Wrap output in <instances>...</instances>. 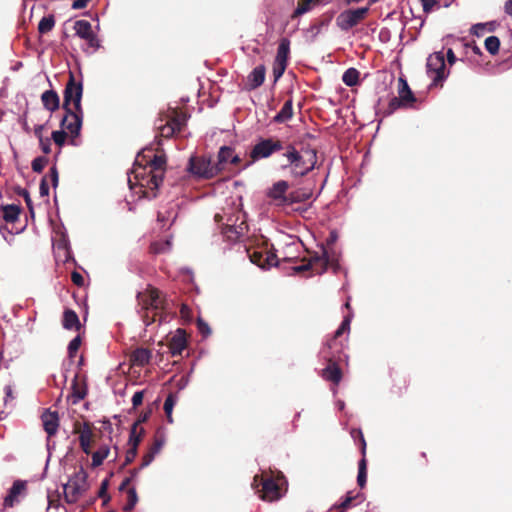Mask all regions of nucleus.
<instances>
[{
	"label": "nucleus",
	"mask_w": 512,
	"mask_h": 512,
	"mask_svg": "<svg viewBox=\"0 0 512 512\" xmlns=\"http://www.w3.org/2000/svg\"><path fill=\"white\" fill-rule=\"evenodd\" d=\"M166 155L154 154L152 148H145L138 153L133 169V178H128L131 189L139 187V193L147 199L157 197V191L164 179Z\"/></svg>",
	"instance_id": "1"
},
{
	"label": "nucleus",
	"mask_w": 512,
	"mask_h": 512,
	"mask_svg": "<svg viewBox=\"0 0 512 512\" xmlns=\"http://www.w3.org/2000/svg\"><path fill=\"white\" fill-rule=\"evenodd\" d=\"M82 95V83L76 82L73 73H70L69 80L64 89V100L62 106L65 110V116L61 120L60 125L70 134L72 139L79 136L82 127Z\"/></svg>",
	"instance_id": "2"
},
{
	"label": "nucleus",
	"mask_w": 512,
	"mask_h": 512,
	"mask_svg": "<svg viewBox=\"0 0 512 512\" xmlns=\"http://www.w3.org/2000/svg\"><path fill=\"white\" fill-rule=\"evenodd\" d=\"M139 313L146 326L154 322L162 323L167 320V302L161 298L159 289L148 286L137 294Z\"/></svg>",
	"instance_id": "3"
},
{
	"label": "nucleus",
	"mask_w": 512,
	"mask_h": 512,
	"mask_svg": "<svg viewBox=\"0 0 512 512\" xmlns=\"http://www.w3.org/2000/svg\"><path fill=\"white\" fill-rule=\"evenodd\" d=\"M279 161L280 169L288 171L293 178L304 177L309 174L316 165L317 155L315 150L303 155L296 147L284 141V148Z\"/></svg>",
	"instance_id": "4"
},
{
	"label": "nucleus",
	"mask_w": 512,
	"mask_h": 512,
	"mask_svg": "<svg viewBox=\"0 0 512 512\" xmlns=\"http://www.w3.org/2000/svg\"><path fill=\"white\" fill-rule=\"evenodd\" d=\"M323 358L328 362L326 368L322 370L321 376L324 380L330 381L335 385H338L342 380V370L339 364L347 360V355L343 352H337L336 349L328 350L327 346H324L321 350Z\"/></svg>",
	"instance_id": "5"
},
{
	"label": "nucleus",
	"mask_w": 512,
	"mask_h": 512,
	"mask_svg": "<svg viewBox=\"0 0 512 512\" xmlns=\"http://www.w3.org/2000/svg\"><path fill=\"white\" fill-rule=\"evenodd\" d=\"M188 115L178 109H171L165 117H160L157 122L159 136L170 138L176 133H180L186 126Z\"/></svg>",
	"instance_id": "6"
},
{
	"label": "nucleus",
	"mask_w": 512,
	"mask_h": 512,
	"mask_svg": "<svg viewBox=\"0 0 512 512\" xmlns=\"http://www.w3.org/2000/svg\"><path fill=\"white\" fill-rule=\"evenodd\" d=\"M284 148V141L279 138L269 137L261 138L250 151L251 162H256L260 159L270 157L276 152L282 151Z\"/></svg>",
	"instance_id": "7"
},
{
	"label": "nucleus",
	"mask_w": 512,
	"mask_h": 512,
	"mask_svg": "<svg viewBox=\"0 0 512 512\" xmlns=\"http://www.w3.org/2000/svg\"><path fill=\"white\" fill-rule=\"evenodd\" d=\"M187 170L196 177L211 179L219 174V165L213 164L209 157L191 156Z\"/></svg>",
	"instance_id": "8"
},
{
	"label": "nucleus",
	"mask_w": 512,
	"mask_h": 512,
	"mask_svg": "<svg viewBox=\"0 0 512 512\" xmlns=\"http://www.w3.org/2000/svg\"><path fill=\"white\" fill-rule=\"evenodd\" d=\"M75 35L86 42V46L83 48L87 54L95 53L100 47V39L94 33L92 25L87 20H77L74 23Z\"/></svg>",
	"instance_id": "9"
},
{
	"label": "nucleus",
	"mask_w": 512,
	"mask_h": 512,
	"mask_svg": "<svg viewBox=\"0 0 512 512\" xmlns=\"http://www.w3.org/2000/svg\"><path fill=\"white\" fill-rule=\"evenodd\" d=\"M87 489V473L81 469L64 485V497L68 503H75Z\"/></svg>",
	"instance_id": "10"
},
{
	"label": "nucleus",
	"mask_w": 512,
	"mask_h": 512,
	"mask_svg": "<svg viewBox=\"0 0 512 512\" xmlns=\"http://www.w3.org/2000/svg\"><path fill=\"white\" fill-rule=\"evenodd\" d=\"M369 7L347 9L341 12L336 18V25L342 31H349L361 23L368 15Z\"/></svg>",
	"instance_id": "11"
},
{
	"label": "nucleus",
	"mask_w": 512,
	"mask_h": 512,
	"mask_svg": "<svg viewBox=\"0 0 512 512\" xmlns=\"http://www.w3.org/2000/svg\"><path fill=\"white\" fill-rule=\"evenodd\" d=\"M73 433L79 435V445L81 450L89 455L95 439L94 426L89 421L83 423L76 421L73 425Z\"/></svg>",
	"instance_id": "12"
},
{
	"label": "nucleus",
	"mask_w": 512,
	"mask_h": 512,
	"mask_svg": "<svg viewBox=\"0 0 512 512\" xmlns=\"http://www.w3.org/2000/svg\"><path fill=\"white\" fill-rule=\"evenodd\" d=\"M302 262L303 264L293 267L295 273L311 270L313 273L321 274L327 270L330 261L327 251L323 248L320 255L316 254L308 260L303 259Z\"/></svg>",
	"instance_id": "13"
},
{
	"label": "nucleus",
	"mask_w": 512,
	"mask_h": 512,
	"mask_svg": "<svg viewBox=\"0 0 512 512\" xmlns=\"http://www.w3.org/2000/svg\"><path fill=\"white\" fill-rule=\"evenodd\" d=\"M427 73L433 79V83L437 85L438 82L446 78V65L443 52H435L427 58Z\"/></svg>",
	"instance_id": "14"
},
{
	"label": "nucleus",
	"mask_w": 512,
	"mask_h": 512,
	"mask_svg": "<svg viewBox=\"0 0 512 512\" xmlns=\"http://www.w3.org/2000/svg\"><path fill=\"white\" fill-rule=\"evenodd\" d=\"M247 254L250 261L261 268L265 269L278 265L277 256L274 253L258 249H247Z\"/></svg>",
	"instance_id": "15"
},
{
	"label": "nucleus",
	"mask_w": 512,
	"mask_h": 512,
	"mask_svg": "<svg viewBox=\"0 0 512 512\" xmlns=\"http://www.w3.org/2000/svg\"><path fill=\"white\" fill-rule=\"evenodd\" d=\"M262 488L259 491L260 497L266 501L278 500L281 496L280 486L271 475L262 476Z\"/></svg>",
	"instance_id": "16"
},
{
	"label": "nucleus",
	"mask_w": 512,
	"mask_h": 512,
	"mask_svg": "<svg viewBox=\"0 0 512 512\" xmlns=\"http://www.w3.org/2000/svg\"><path fill=\"white\" fill-rule=\"evenodd\" d=\"M288 189V182L285 180H279L268 190L267 197L271 199L276 206H287Z\"/></svg>",
	"instance_id": "17"
},
{
	"label": "nucleus",
	"mask_w": 512,
	"mask_h": 512,
	"mask_svg": "<svg viewBox=\"0 0 512 512\" xmlns=\"http://www.w3.org/2000/svg\"><path fill=\"white\" fill-rule=\"evenodd\" d=\"M351 319L352 314H348L344 317L341 325L335 331L334 336L331 339H329L325 344V346L328 347V350L336 349L337 352H341L344 349L343 341L339 340V338L344 333H348L350 331Z\"/></svg>",
	"instance_id": "18"
},
{
	"label": "nucleus",
	"mask_w": 512,
	"mask_h": 512,
	"mask_svg": "<svg viewBox=\"0 0 512 512\" xmlns=\"http://www.w3.org/2000/svg\"><path fill=\"white\" fill-rule=\"evenodd\" d=\"M187 347V334L185 330L179 328L168 340V348L172 356H180Z\"/></svg>",
	"instance_id": "19"
},
{
	"label": "nucleus",
	"mask_w": 512,
	"mask_h": 512,
	"mask_svg": "<svg viewBox=\"0 0 512 512\" xmlns=\"http://www.w3.org/2000/svg\"><path fill=\"white\" fill-rule=\"evenodd\" d=\"M43 428L49 437L54 436L59 428V416L56 411L46 410L41 416Z\"/></svg>",
	"instance_id": "20"
},
{
	"label": "nucleus",
	"mask_w": 512,
	"mask_h": 512,
	"mask_svg": "<svg viewBox=\"0 0 512 512\" xmlns=\"http://www.w3.org/2000/svg\"><path fill=\"white\" fill-rule=\"evenodd\" d=\"M266 68L264 65L255 67L247 77V90H255L260 87L265 80Z\"/></svg>",
	"instance_id": "21"
},
{
	"label": "nucleus",
	"mask_w": 512,
	"mask_h": 512,
	"mask_svg": "<svg viewBox=\"0 0 512 512\" xmlns=\"http://www.w3.org/2000/svg\"><path fill=\"white\" fill-rule=\"evenodd\" d=\"M26 490V482L16 480L10 488L8 494L4 498V507L11 508L18 502V496Z\"/></svg>",
	"instance_id": "22"
},
{
	"label": "nucleus",
	"mask_w": 512,
	"mask_h": 512,
	"mask_svg": "<svg viewBox=\"0 0 512 512\" xmlns=\"http://www.w3.org/2000/svg\"><path fill=\"white\" fill-rule=\"evenodd\" d=\"M41 101L45 109L54 112L59 109L60 99L56 91L47 90L41 95Z\"/></svg>",
	"instance_id": "23"
},
{
	"label": "nucleus",
	"mask_w": 512,
	"mask_h": 512,
	"mask_svg": "<svg viewBox=\"0 0 512 512\" xmlns=\"http://www.w3.org/2000/svg\"><path fill=\"white\" fill-rule=\"evenodd\" d=\"M151 356V351L149 349L137 348L131 355V362L134 366L144 367L149 364Z\"/></svg>",
	"instance_id": "24"
},
{
	"label": "nucleus",
	"mask_w": 512,
	"mask_h": 512,
	"mask_svg": "<svg viewBox=\"0 0 512 512\" xmlns=\"http://www.w3.org/2000/svg\"><path fill=\"white\" fill-rule=\"evenodd\" d=\"M0 210L3 213V219L7 223H14L19 219L21 207L16 204L1 205Z\"/></svg>",
	"instance_id": "25"
},
{
	"label": "nucleus",
	"mask_w": 512,
	"mask_h": 512,
	"mask_svg": "<svg viewBox=\"0 0 512 512\" xmlns=\"http://www.w3.org/2000/svg\"><path fill=\"white\" fill-rule=\"evenodd\" d=\"M63 327L68 330H80L81 324L79 321V317L76 312L72 309H66L63 313L62 320Z\"/></svg>",
	"instance_id": "26"
},
{
	"label": "nucleus",
	"mask_w": 512,
	"mask_h": 512,
	"mask_svg": "<svg viewBox=\"0 0 512 512\" xmlns=\"http://www.w3.org/2000/svg\"><path fill=\"white\" fill-rule=\"evenodd\" d=\"M398 83L399 98L407 102L409 105L413 104L416 101V98L413 92L411 91L407 81L404 78L400 77L398 79Z\"/></svg>",
	"instance_id": "27"
},
{
	"label": "nucleus",
	"mask_w": 512,
	"mask_h": 512,
	"mask_svg": "<svg viewBox=\"0 0 512 512\" xmlns=\"http://www.w3.org/2000/svg\"><path fill=\"white\" fill-rule=\"evenodd\" d=\"M293 117V102L288 99L281 110L274 116L273 121L276 123H285Z\"/></svg>",
	"instance_id": "28"
},
{
	"label": "nucleus",
	"mask_w": 512,
	"mask_h": 512,
	"mask_svg": "<svg viewBox=\"0 0 512 512\" xmlns=\"http://www.w3.org/2000/svg\"><path fill=\"white\" fill-rule=\"evenodd\" d=\"M290 55V40L288 38H281L279 41L277 54L275 60L288 64V58Z\"/></svg>",
	"instance_id": "29"
},
{
	"label": "nucleus",
	"mask_w": 512,
	"mask_h": 512,
	"mask_svg": "<svg viewBox=\"0 0 512 512\" xmlns=\"http://www.w3.org/2000/svg\"><path fill=\"white\" fill-rule=\"evenodd\" d=\"M72 397L73 403L76 404L83 400L87 395V387L85 383H79L78 377L75 376L72 382Z\"/></svg>",
	"instance_id": "30"
},
{
	"label": "nucleus",
	"mask_w": 512,
	"mask_h": 512,
	"mask_svg": "<svg viewBox=\"0 0 512 512\" xmlns=\"http://www.w3.org/2000/svg\"><path fill=\"white\" fill-rule=\"evenodd\" d=\"M319 2L320 0H298L297 7L293 11L291 19H296L301 15L309 12L312 9V7Z\"/></svg>",
	"instance_id": "31"
},
{
	"label": "nucleus",
	"mask_w": 512,
	"mask_h": 512,
	"mask_svg": "<svg viewBox=\"0 0 512 512\" xmlns=\"http://www.w3.org/2000/svg\"><path fill=\"white\" fill-rule=\"evenodd\" d=\"M233 153L234 149L231 147L223 146L220 148L218 152V162L215 163V165H219V173L225 168V165L230 162Z\"/></svg>",
	"instance_id": "32"
},
{
	"label": "nucleus",
	"mask_w": 512,
	"mask_h": 512,
	"mask_svg": "<svg viewBox=\"0 0 512 512\" xmlns=\"http://www.w3.org/2000/svg\"><path fill=\"white\" fill-rule=\"evenodd\" d=\"M144 434L145 429L143 427H140L139 429H137L136 427H131L128 439L129 448H134L138 450V446L141 443Z\"/></svg>",
	"instance_id": "33"
},
{
	"label": "nucleus",
	"mask_w": 512,
	"mask_h": 512,
	"mask_svg": "<svg viewBox=\"0 0 512 512\" xmlns=\"http://www.w3.org/2000/svg\"><path fill=\"white\" fill-rule=\"evenodd\" d=\"M110 448L107 445L101 446L97 451L91 452L92 454V467H98L102 465L103 461L108 457Z\"/></svg>",
	"instance_id": "34"
},
{
	"label": "nucleus",
	"mask_w": 512,
	"mask_h": 512,
	"mask_svg": "<svg viewBox=\"0 0 512 512\" xmlns=\"http://www.w3.org/2000/svg\"><path fill=\"white\" fill-rule=\"evenodd\" d=\"M360 72L356 68L347 69L343 76L342 81L345 85L353 87L359 83Z\"/></svg>",
	"instance_id": "35"
},
{
	"label": "nucleus",
	"mask_w": 512,
	"mask_h": 512,
	"mask_svg": "<svg viewBox=\"0 0 512 512\" xmlns=\"http://www.w3.org/2000/svg\"><path fill=\"white\" fill-rule=\"evenodd\" d=\"M367 482V459L366 455L362 456L358 463L357 483L361 488H364Z\"/></svg>",
	"instance_id": "36"
},
{
	"label": "nucleus",
	"mask_w": 512,
	"mask_h": 512,
	"mask_svg": "<svg viewBox=\"0 0 512 512\" xmlns=\"http://www.w3.org/2000/svg\"><path fill=\"white\" fill-rule=\"evenodd\" d=\"M311 196V193L304 192L302 190H297L288 193L287 195V206L292 205L294 203H300L308 200Z\"/></svg>",
	"instance_id": "37"
},
{
	"label": "nucleus",
	"mask_w": 512,
	"mask_h": 512,
	"mask_svg": "<svg viewBox=\"0 0 512 512\" xmlns=\"http://www.w3.org/2000/svg\"><path fill=\"white\" fill-rule=\"evenodd\" d=\"M176 402H177V395L174 393H169L167 398L165 399L164 407H163L169 423L173 422L172 411H173V408H174Z\"/></svg>",
	"instance_id": "38"
},
{
	"label": "nucleus",
	"mask_w": 512,
	"mask_h": 512,
	"mask_svg": "<svg viewBox=\"0 0 512 512\" xmlns=\"http://www.w3.org/2000/svg\"><path fill=\"white\" fill-rule=\"evenodd\" d=\"M359 493L353 495V492H348L345 498L337 505L334 506L339 512H345L353 506V501L359 497Z\"/></svg>",
	"instance_id": "39"
},
{
	"label": "nucleus",
	"mask_w": 512,
	"mask_h": 512,
	"mask_svg": "<svg viewBox=\"0 0 512 512\" xmlns=\"http://www.w3.org/2000/svg\"><path fill=\"white\" fill-rule=\"evenodd\" d=\"M137 502H138V495H137L136 489L134 487L127 489V502L123 506V510L125 512H131L134 509V507L136 506Z\"/></svg>",
	"instance_id": "40"
},
{
	"label": "nucleus",
	"mask_w": 512,
	"mask_h": 512,
	"mask_svg": "<svg viewBox=\"0 0 512 512\" xmlns=\"http://www.w3.org/2000/svg\"><path fill=\"white\" fill-rule=\"evenodd\" d=\"M55 26V19L53 15L43 17L38 24V31L41 34L50 32Z\"/></svg>",
	"instance_id": "41"
},
{
	"label": "nucleus",
	"mask_w": 512,
	"mask_h": 512,
	"mask_svg": "<svg viewBox=\"0 0 512 512\" xmlns=\"http://www.w3.org/2000/svg\"><path fill=\"white\" fill-rule=\"evenodd\" d=\"M485 48L486 50L492 54L496 55L500 48V40L496 36H489L485 39Z\"/></svg>",
	"instance_id": "42"
},
{
	"label": "nucleus",
	"mask_w": 512,
	"mask_h": 512,
	"mask_svg": "<svg viewBox=\"0 0 512 512\" xmlns=\"http://www.w3.org/2000/svg\"><path fill=\"white\" fill-rule=\"evenodd\" d=\"M177 214L174 211V206L168 207L165 211H159L157 214V220L159 222L165 223L172 219V222L175 220Z\"/></svg>",
	"instance_id": "43"
},
{
	"label": "nucleus",
	"mask_w": 512,
	"mask_h": 512,
	"mask_svg": "<svg viewBox=\"0 0 512 512\" xmlns=\"http://www.w3.org/2000/svg\"><path fill=\"white\" fill-rule=\"evenodd\" d=\"M409 104L399 97H393L388 104L387 113L390 115L401 107H406Z\"/></svg>",
	"instance_id": "44"
},
{
	"label": "nucleus",
	"mask_w": 512,
	"mask_h": 512,
	"mask_svg": "<svg viewBox=\"0 0 512 512\" xmlns=\"http://www.w3.org/2000/svg\"><path fill=\"white\" fill-rule=\"evenodd\" d=\"M287 63H283V62H278L276 60H274V63H273V77H274V81H278L282 75L284 74L286 68H287Z\"/></svg>",
	"instance_id": "45"
},
{
	"label": "nucleus",
	"mask_w": 512,
	"mask_h": 512,
	"mask_svg": "<svg viewBox=\"0 0 512 512\" xmlns=\"http://www.w3.org/2000/svg\"><path fill=\"white\" fill-rule=\"evenodd\" d=\"M222 234L230 241H236L240 237V232L235 227L226 225L222 228Z\"/></svg>",
	"instance_id": "46"
},
{
	"label": "nucleus",
	"mask_w": 512,
	"mask_h": 512,
	"mask_svg": "<svg viewBox=\"0 0 512 512\" xmlns=\"http://www.w3.org/2000/svg\"><path fill=\"white\" fill-rule=\"evenodd\" d=\"M81 346V337L76 336L74 339H72L68 345V355L70 358H74L76 356V353L78 352L79 348Z\"/></svg>",
	"instance_id": "47"
},
{
	"label": "nucleus",
	"mask_w": 512,
	"mask_h": 512,
	"mask_svg": "<svg viewBox=\"0 0 512 512\" xmlns=\"http://www.w3.org/2000/svg\"><path fill=\"white\" fill-rule=\"evenodd\" d=\"M47 163H48V159L46 157H44V156L36 157L32 161V170L36 173H41Z\"/></svg>",
	"instance_id": "48"
},
{
	"label": "nucleus",
	"mask_w": 512,
	"mask_h": 512,
	"mask_svg": "<svg viewBox=\"0 0 512 512\" xmlns=\"http://www.w3.org/2000/svg\"><path fill=\"white\" fill-rule=\"evenodd\" d=\"M67 138V132L62 130H57L52 132V139L55 142L56 145L59 147H62L66 141Z\"/></svg>",
	"instance_id": "49"
},
{
	"label": "nucleus",
	"mask_w": 512,
	"mask_h": 512,
	"mask_svg": "<svg viewBox=\"0 0 512 512\" xmlns=\"http://www.w3.org/2000/svg\"><path fill=\"white\" fill-rule=\"evenodd\" d=\"M351 436L354 439H357V438L359 439L360 444H361V454H362V456H365V454H366V441H365V438H364V435H363L362 431L360 429H352Z\"/></svg>",
	"instance_id": "50"
},
{
	"label": "nucleus",
	"mask_w": 512,
	"mask_h": 512,
	"mask_svg": "<svg viewBox=\"0 0 512 512\" xmlns=\"http://www.w3.org/2000/svg\"><path fill=\"white\" fill-rule=\"evenodd\" d=\"M197 328L203 337H208L211 334L209 325L200 317L197 319Z\"/></svg>",
	"instance_id": "51"
},
{
	"label": "nucleus",
	"mask_w": 512,
	"mask_h": 512,
	"mask_svg": "<svg viewBox=\"0 0 512 512\" xmlns=\"http://www.w3.org/2000/svg\"><path fill=\"white\" fill-rule=\"evenodd\" d=\"M180 316L181 318L186 322H191L192 320V310L191 308L186 305V304H182L181 307H180Z\"/></svg>",
	"instance_id": "52"
},
{
	"label": "nucleus",
	"mask_w": 512,
	"mask_h": 512,
	"mask_svg": "<svg viewBox=\"0 0 512 512\" xmlns=\"http://www.w3.org/2000/svg\"><path fill=\"white\" fill-rule=\"evenodd\" d=\"M155 455L156 454L149 449L148 452L146 454H144L142 457L140 469H143V468L147 467L148 465H150V463L154 460Z\"/></svg>",
	"instance_id": "53"
},
{
	"label": "nucleus",
	"mask_w": 512,
	"mask_h": 512,
	"mask_svg": "<svg viewBox=\"0 0 512 512\" xmlns=\"http://www.w3.org/2000/svg\"><path fill=\"white\" fill-rule=\"evenodd\" d=\"M137 455V450L134 448H128L125 455V461L123 463V466H127L130 463H132Z\"/></svg>",
	"instance_id": "54"
},
{
	"label": "nucleus",
	"mask_w": 512,
	"mask_h": 512,
	"mask_svg": "<svg viewBox=\"0 0 512 512\" xmlns=\"http://www.w3.org/2000/svg\"><path fill=\"white\" fill-rule=\"evenodd\" d=\"M419 1L421 3L423 11L425 13L431 12L433 7L438 4L437 0H419Z\"/></svg>",
	"instance_id": "55"
},
{
	"label": "nucleus",
	"mask_w": 512,
	"mask_h": 512,
	"mask_svg": "<svg viewBox=\"0 0 512 512\" xmlns=\"http://www.w3.org/2000/svg\"><path fill=\"white\" fill-rule=\"evenodd\" d=\"M46 176H47V178L48 177L50 178L53 187H57L59 176H58L57 167L55 165L50 168L49 175H46Z\"/></svg>",
	"instance_id": "56"
},
{
	"label": "nucleus",
	"mask_w": 512,
	"mask_h": 512,
	"mask_svg": "<svg viewBox=\"0 0 512 512\" xmlns=\"http://www.w3.org/2000/svg\"><path fill=\"white\" fill-rule=\"evenodd\" d=\"M151 415V411L142 412L138 419L133 423L132 427H136L137 429L140 428V424L146 422Z\"/></svg>",
	"instance_id": "57"
},
{
	"label": "nucleus",
	"mask_w": 512,
	"mask_h": 512,
	"mask_svg": "<svg viewBox=\"0 0 512 512\" xmlns=\"http://www.w3.org/2000/svg\"><path fill=\"white\" fill-rule=\"evenodd\" d=\"M164 444V440L161 437H156L153 444L149 448L155 454H158Z\"/></svg>",
	"instance_id": "58"
},
{
	"label": "nucleus",
	"mask_w": 512,
	"mask_h": 512,
	"mask_svg": "<svg viewBox=\"0 0 512 512\" xmlns=\"http://www.w3.org/2000/svg\"><path fill=\"white\" fill-rule=\"evenodd\" d=\"M144 391H137L132 397L133 408H137L143 402Z\"/></svg>",
	"instance_id": "59"
},
{
	"label": "nucleus",
	"mask_w": 512,
	"mask_h": 512,
	"mask_svg": "<svg viewBox=\"0 0 512 512\" xmlns=\"http://www.w3.org/2000/svg\"><path fill=\"white\" fill-rule=\"evenodd\" d=\"M39 190H40V195L41 196H48L49 195V185H48V181H47V176H44L42 178Z\"/></svg>",
	"instance_id": "60"
},
{
	"label": "nucleus",
	"mask_w": 512,
	"mask_h": 512,
	"mask_svg": "<svg viewBox=\"0 0 512 512\" xmlns=\"http://www.w3.org/2000/svg\"><path fill=\"white\" fill-rule=\"evenodd\" d=\"M41 150L44 154H49L51 152V140L49 138H44L39 140Z\"/></svg>",
	"instance_id": "61"
},
{
	"label": "nucleus",
	"mask_w": 512,
	"mask_h": 512,
	"mask_svg": "<svg viewBox=\"0 0 512 512\" xmlns=\"http://www.w3.org/2000/svg\"><path fill=\"white\" fill-rule=\"evenodd\" d=\"M71 280L72 282L77 286H83L84 285V278L79 272H72L71 274Z\"/></svg>",
	"instance_id": "62"
},
{
	"label": "nucleus",
	"mask_w": 512,
	"mask_h": 512,
	"mask_svg": "<svg viewBox=\"0 0 512 512\" xmlns=\"http://www.w3.org/2000/svg\"><path fill=\"white\" fill-rule=\"evenodd\" d=\"M486 28H487V24L478 23V24L474 25L472 29H473V33L479 37L484 34V32L486 31Z\"/></svg>",
	"instance_id": "63"
},
{
	"label": "nucleus",
	"mask_w": 512,
	"mask_h": 512,
	"mask_svg": "<svg viewBox=\"0 0 512 512\" xmlns=\"http://www.w3.org/2000/svg\"><path fill=\"white\" fill-rule=\"evenodd\" d=\"M108 484H109V483H108V480H107V479H105L104 481H102L101 486H100V489H99V492H98V496H99L100 498H104L105 496H107V495H108V492H107V490H108Z\"/></svg>",
	"instance_id": "64"
}]
</instances>
